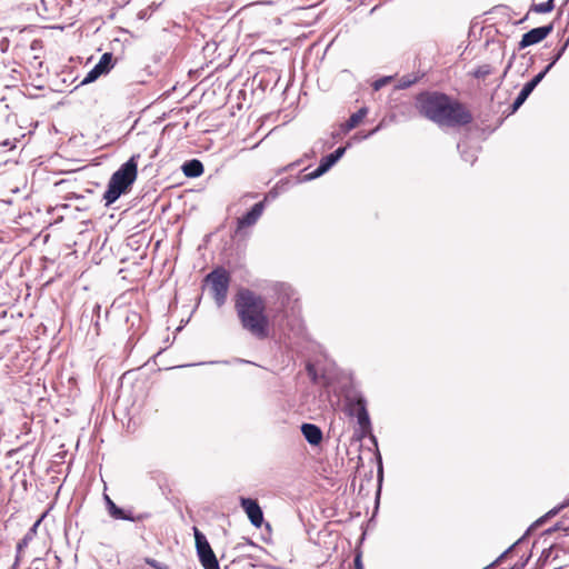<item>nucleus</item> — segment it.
I'll use <instances>...</instances> for the list:
<instances>
[{
	"label": "nucleus",
	"instance_id": "obj_13",
	"mask_svg": "<svg viewBox=\"0 0 569 569\" xmlns=\"http://www.w3.org/2000/svg\"><path fill=\"white\" fill-rule=\"evenodd\" d=\"M336 163L337 161L332 158L330 153L322 157L318 168L311 171L310 173L305 174L302 181L307 182L320 178L326 172H328Z\"/></svg>",
	"mask_w": 569,
	"mask_h": 569
},
{
	"label": "nucleus",
	"instance_id": "obj_31",
	"mask_svg": "<svg viewBox=\"0 0 569 569\" xmlns=\"http://www.w3.org/2000/svg\"><path fill=\"white\" fill-rule=\"evenodd\" d=\"M559 530H563L569 533V526H565L562 521H559L553 527L549 528L547 533H552Z\"/></svg>",
	"mask_w": 569,
	"mask_h": 569
},
{
	"label": "nucleus",
	"instance_id": "obj_5",
	"mask_svg": "<svg viewBox=\"0 0 569 569\" xmlns=\"http://www.w3.org/2000/svg\"><path fill=\"white\" fill-rule=\"evenodd\" d=\"M193 532L197 555L202 567L204 569H220L218 559L207 537L197 527H193Z\"/></svg>",
	"mask_w": 569,
	"mask_h": 569
},
{
	"label": "nucleus",
	"instance_id": "obj_23",
	"mask_svg": "<svg viewBox=\"0 0 569 569\" xmlns=\"http://www.w3.org/2000/svg\"><path fill=\"white\" fill-rule=\"evenodd\" d=\"M457 149L460 152L461 158L466 162H470L472 164L476 161L477 157H476L473 151H467V150L462 149V144L461 143L457 144Z\"/></svg>",
	"mask_w": 569,
	"mask_h": 569
},
{
	"label": "nucleus",
	"instance_id": "obj_36",
	"mask_svg": "<svg viewBox=\"0 0 569 569\" xmlns=\"http://www.w3.org/2000/svg\"><path fill=\"white\" fill-rule=\"evenodd\" d=\"M515 59H516V53L513 52V53L511 54V57H510V59H509V61H508L507 66H506V69H507V70H510V69H511V67H512V63H513Z\"/></svg>",
	"mask_w": 569,
	"mask_h": 569
},
{
	"label": "nucleus",
	"instance_id": "obj_32",
	"mask_svg": "<svg viewBox=\"0 0 569 569\" xmlns=\"http://www.w3.org/2000/svg\"><path fill=\"white\" fill-rule=\"evenodd\" d=\"M31 539L30 533H27L17 545V551L20 552L23 548L28 546L29 540Z\"/></svg>",
	"mask_w": 569,
	"mask_h": 569
},
{
	"label": "nucleus",
	"instance_id": "obj_14",
	"mask_svg": "<svg viewBox=\"0 0 569 569\" xmlns=\"http://www.w3.org/2000/svg\"><path fill=\"white\" fill-rule=\"evenodd\" d=\"M109 515L113 519L128 520V521H132V522L143 521L150 517V515L147 512L134 515L131 510H126L118 506H113L112 510L109 512Z\"/></svg>",
	"mask_w": 569,
	"mask_h": 569
},
{
	"label": "nucleus",
	"instance_id": "obj_1",
	"mask_svg": "<svg viewBox=\"0 0 569 569\" xmlns=\"http://www.w3.org/2000/svg\"><path fill=\"white\" fill-rule=\"evenodd\" d=\"M416 108L422 117L439 127H463L473 120L471 112L461 102L437 91L419 93Z\"/></svg>",
	"mask_w": 569,
	"mask_h": 569
},
{
	"label": "nucleus",
	"instance_id": "obj_18",
	"mask_svg": "<svg viewBox=\"0 0 569 569\" xmlns=\"http://www.w3.org/2000/svg\"><path fill=\"white\" fill-rule=\"evenodd\" d=\"M103 74L108 73L113 67V56L111 52H106L101 56L99 62L96 64Z\"/></svg>",
	"mask_w": 569,
	"mask_h": 569
},
{
	"label": "nucleus",
	"instance_id": "obj_20",
	"mask_svg": "<svg viewBox=\"0 0 569 569\" xmlns=\"http://www.w3.org/2000/svg\"><path fill=\"white\" fill-rule=\"evenodd\" d=\"M555 8V0H547L545 2H541V3H538V4H533L532 6V11L537 12V13H548V12H551Z\"/></svg>",
	"mask_w": 569,
	"mask_h": 569
},
{
	"label": "nucleus",
	"instance_id": "obj_3",
	"mask_svg": "<svg viewBox=\"0 0 569 569\" xmlns=\"http://www.w3.org/2000/svg\"><path fill=\"white\" fill-rule=\"evenodd\" d=\"M140 154H132L120 168L114 171L108 182L102 199L104 206L114 203L122 194L130 191L138 176V160Z\"/></svg>",
	"mask_w": 569,
	"mask_h": 569
},
{
	"label": "nucleus",
	"instance_id": "obj_17",
	"mask_svg": "<svg viewBox=\"0 0 569 569\" xmlns=\"http://www.w3.org/2000/svg\"><path fill=\"white\" fill-rule=\"evenodd\" d=\"M569 46V36L568 39L556 50L553 56L550 58L549 64H547L543 70H541L539 73H543V77L552 69V67L560 60V58L563 56L565 51L567 50Z\"/></svg>",
	"mask_w": 569,
	"mask_h": 569
},
{
	"label": "nucleus",
	"instance_id": "obj_6",
	"mask_svg": "<svg viewBox=\"0 0 569 569\" xmlns=\"http://www.w3.org/2000/svg\"><path fill=\"white\" fill-rule=\"evenodd\" d=\"M553 30V24L537 27L522 34L518 43V50H522L529 46L537 44L546 39Z\"/></svg>",
	"mask_w": 569,
	"mask_h": 569
},
{
	"label": "nucleus",
	"instance_id": "obj_41",
	"mask_svg": "<svg viewBox=\"0 0 569 569\" xmlns=\"http://www.w3.org/2000/svg\"><path fill=\"white\" fill-rule=\"evenodd\" d=\"M315 156V151H311V153H306L305 157L306 158H310V157H313Z\"/></svg>",
	"mask_w": 569,
	"mask_h": 569
},
{
	"label": "nucleus",
	"instance_id": "obj_34",
	"mask_svg": "<svg viewBox=\"0 0 569 569\" xmlns=\"http://www.w3.org/2000/svg\"><path fill=\"white\" fill-rule=\"evenodd\" d=\"M355 567L356 569H363V563H362V560H361V555L358 553L356 557H355Z\"/></svg>",
	"mask_w": 569,
	"mask_h": 569
},
{
	"label": "nucleus",
	"instance_id": "obj_2",
	"mask_svg": "<svg viewBox=\"0 0 569 569\" xmlns=\"http://www.w3.org/2000/svg\"><path fill=\"white\" fill-rule=\"evenodd\" d=\"M234 309L244 330L258 339L269 336L270 320L266 313L263 297L248 288H241L234 298Z\"/></svg>",
	"mask_w": 569,
	"mask_h": 569
},
{
	"label": "nucleus",
	"instance_id": "obj_10",
	"mask_svg": "<svg viewBox=\"0 0 569 569\" xmlns=\"http://www.w3.org/2000/svg\"><path fill=\"white\" fill-rule=\"evenodd\" d=\"M345 403H346V412L350 417H356V416L360 415L361 409H367V400L359 392H353V393L347 395L345 398Z\"/></svg>",
	"mask_w": 569,
	"mask_h": 569
},
{
	"label": "nucleus",
	"instance_id": "obj_30",
	"mask_svg": "<svg viewBox=\"0 0 569 569\" xmlns=\"http://www.w3.org/2000/svg\"><path fill=\"white\" fill-rule=\"evenodd\" d=\"M391 80L390 77H382V78H379L377 79L373 83H372V87H373V90L378 91L380 90L382 87H385L389 81Z\"/></svg>",
	"mask_w": 569,
	"mask_h": 569
},
{
	"label": "nucleus",
	"instance_id": "obj_12",
	"mask_svg": "<svg viewBox=\"0 0 569 569\" xmlns=\"http://www.w3.org/2000/svg\"><path fill=\"white\" fill-rule=\"evenodd\" d=\"M301 433L311 446H318L323 439V433L320 427L315 423L305 422L300 427Z\"/></svg>",
	"mask_w": 569,
	"mask_h": 569
},
{
	"label": "nucleus",
	"instance_id": "obj_28",
	"mask_svg": "<svg viewBox=\"0 0 569 569\" xmlns=\"http://www.w3.org/2000/svg\"><path fill=\"white\" fill-rule=\"evenodd\" d=\"M562 508V506H559V507H556L553 509H551L550 511H548L545 516H542L541 518H539L536 522H535V526H540L541 523H543L546 521V519L548 518H551L553 516H556L560 509Z\"/></svg>",
	"mask_w": 569,
	"mask_h": 569
},
{
	"label": "nucleus",
	"instance_id": "obj_38",
	"mask_svg": "<svg viewBox=\"0 0 569 569\" xmlns=\"http://www.w3.org/2000/svg\"><path fill=\"white\" fill-rule=\"evenodd\" d=\"M214 363H224V365H227L228 361H209V362H200L199 365H214Z\"/></svg>",
	"mask_w": 569,
	"mask_h": 569
},
{
	"label": "nucleus",
	"instance_id": "obj_4",
	"mask_svg": "<svg viewBox=\"0 0 569 569\" xmlns=\"http://www.w3.org/2000/svg\"><path fill=\"white\" fill-rule=\"evenodd\" d=\"M203 282L209 287L217 307H222L227 301L229 292L230 272L223 267H216L204 277Z\"/></svg>",
	"mask_w": 569,
	"mask_h": 569
},
{
	"label": "nucleus",
	"instance_id": "obj_43",
	"mask_svg": "<svg viewBox=\"0 0 569 569\" xmlns=\"http://www.w3.org/2000/svg\"><path fill=\"white\" fill-rule=\"evenodd\" d=\"M12 569H16L14 567Z\"/></svg>",
	"mask_w": 569,
	"mask_h": 569
},
{
	"label": "nucleus",
	"instance_id": "obj_40",
	"mask_svg": "<svg viewBox=\"0 0 569 569\" xmlns=\"http://www.w3.org/2000/svg\"><path fill=\"white\" fill-rule=\"evenodd\" d=\"M138 17H139L140 19H144V18L147 17V11L141 10V11L138 13Z\"/></svg>",
	"mask_w": 569,
	"mask_h": 569
},
{
	"label": "nucleus",
	"instance_id": "obj_39",
	"mask_svg": "<svg viewBox=\"0 0 569 569\" xmlns=\"http://www.w3.org/2000/svg\"><path fill=\"white\" fill-rule=\"evenodd\" d=\"M301 162H302V159H300V160H298V161H296V162H292V163H290V164L287 167V169H292V168H295L296 166H299Z\"/></svg>",
	"mask_w": 569,
	"mask_h": 569
},
{
	"label": "nucleus",
	"instance_id": "obj_11",
	"mask_svg": "<svg viewBox=\"0 0 569 569\" xmlns=\"http://www.w3.org/2000/svg\"><path fill=\"white\" fill-rule=\"evenodd\" d=\"M359 426V437H369L370 440L377 446V438L372 433L371 420L367 409H361L360 415L356 416Z\"/></svg>",
	"mask_w": 569,
	"mask_h": 569
},
{
	"label": "nucleus",
	"instance_id": "obj_7",
	"mask_svg": "<svg viewBox=\"0 0 569 569\" xmlns=\"http://www.w3.org/2000/svg\"><path fill=\"white\" fill-rule=\"evenodd\" d=\"M264 208L266 199L254 203L247 213L238 218L236 233L240 232L244 228L254 226L262 216Z\"/></svg>",
	"mask_w": 569,
	"mask_h": 569
},
{
	"label": "nucleus",
	"instance_id": "obj_26",
	"mask_svg": "<svg viewBox=\"0 0 569 569\" xmlns=\"http://www.w3.org/2000/svg\"><path fill=\"white\" fill-rule=\"evenodd\" d=\"M351 147V141H348L347 144L345 147H339L337 148L333 152H331L330 154L332 156V158L338 162L342 157L343 154L346 153L347 149Z\"/></svg>",
	"mask_w": 569,
	"mask_h": 569
},
{
	"label": "nucleus",
	"instance_id": "obj_8",
	"mask_svg": "<svg viewBox=\"0 0 569 569\" xmlns=\"http://www.w3.org/2000/svg\"><path fill=\"white\" fill-rule=\"evenodd\" d=\"M543 73H537L531 80L526 82L518 93L517 98L509 107V114L515 113L529 98L536 87L543 80Z\"/></svg>",
	"mask_w": 569,
	"mask_h": 569
},
{
	"label": "nucleus",
	"instance_id": "obj_27",
	"mask_svg": "<svg viewBox=\"0 0 569 569\" xmlns=\"http://www.w3.org/2000/svg\"><path fill=\"white\" fill-rule=\"evenodd\" d=\"M351 147V141H348L347 144L345 147H339L337 148L333 152H331L330 154L332 156V158L338 162L342 157L343 154L346 153L347 149Z\"/></svg>",
	"mask_w": 569,
	"mask_h": 569
},
{
	"label": "nucleus",
	"instance_id": "obj_16",
	"mask_svg": "<svg viewBox=\"0 0 569 569\" xmlns=\"http://www.w3.org/2000/svg\"><path fill=\"white\" fill-rule=\"evenodd\" d=\"M367 108H360L357 112L352 113L349 119L342 124V131L348 132L355 129L367 116Z\"/></svg>",
	"mask_w": 569,
	"mask_h": 569
},
{
	"label": "nucleus",
	"instance_id": "obj_37",
	"mask_svg": "<svg viewBox=\"0 0 569 569\" xmlns=\"http://www.w3.org/2000/svg\"><path fill=\"white\" fill-rule=\"evenodd\" d=\"M508 71H509V70H507V69L505 68V70H503V72H502V74H501V76H500V78L498 79V84H497V87H500V86H501V83H502L503 79L506 78V76H507Z\"/></svg>",
	"mask_w": 569,
	"mask_h": 569
},
{
	"label": "nucleus",
	"instance_id": "obj_21",
	"mask_svg": "<svg viewBox=\"0 0 569 569\" xmlns=\"http://www.w3.org/2000/svg\"><path fill=\"white\" fill-rule=\"evenodd\" d=\"M419 76L416 74H405L399 80V88L407 89L415 84L419 80Z\"/></svg>",
	"mask_w": 569,
	"mask_h": 569
},
{
	"label": "nucleus",
	"instance_id": "obj_9",
	"mask_svg": "<svg viewBox=\"0 0 569 569\" xmlns=\"http://www.w3.org/2000/svg\"><path fill=\"white\" fill-rule=\"evenodd\" d=\"M240 506L247 513L252 526L259 528L263 522V512L257 500L240 497Z\"/></svg>",
	"mask_w": 569,
	"mask_h": 569
},
{
	"label": "nucleus",
	"instance_id": "obj_22",
	"mask_svg": "<svg viewBox=\"0 0 569 569\" xmlns=\"http://www.w3.org/2000/svg\"><path fill=\"white\" fill-rule=\"evenodd\" d=\"M102 71L94 66L84 77V79L81 81V84H87L96 81L100 76H102Z\"/></svg>",
	"mask_w": 569,
	"mask_h": 569
},
{
	"label": "nucleus",
	"instance_id": "obj_29",
	"mask_svg": "<svg viewBox=\"0 0 569 569\" xmlns=\"http://www.w3.org/2000/svg\"><path fill=\"white\" fill-rule=\"evenodd\" d=\"M144 562L154 569H170L168 565L159 562L153 558H146Z\"/></svg>",
	"mask_w": 569,
	"mask_h": 569
},
{
	"label": "nucleus",
	"instance_id": "obj_25",
	"mask_svg": "<svg viewBox=\"0 0 569 569\" xmlns=\"http://www.w3.org/2000/svg\"><path fill=\"white\" fill-rule=\"evenodd\" d=\"M381 128H382V122H380L376 128H373L371 131H369L367 133H362V132L356 133L352 137V140L361 141V140L368 139L369 137L377 133Z\"/></svg>",
	"mask_w": 569,
	"mask_h": 569
},
{
	"label": "nucleus",
	"instance_id": "obj_35",
	"mask_svg": "<svg viewBox=\"0 0 569 569\" xmlns=\"http://www.w3.org/2000/svg\"><path fill=\"white\" fill-rule=\"evenodd\" d=\"M104 499H106L108 512H110L112 510V507L117 506V505L107 495L104 496Z\"/></svg>",
	"mask_w": 569,
	"mask_h": 569
},
{
	"label": "nucleus",
	"instance_id": "obj_42",
	"mask_svg": "<svg viewBox=\"0 0 569 569\" xmlns=\"http://www.w3.org/2000/svg\"><path fill=\"white\" fill-rule=\"evenodd\" d=\"M483 569H489V567H486V568H483Z\"/></svg>",
	"mask_w": 569,
	"mask_h": 569
},
{
	"label": "nucleus",
	"instance_id": "obj_24",
	"mask_svg": "<svg viewBox=\"0 0 569 569\" xmlns=\"http://www.w3.org/2000/svg\"><path fill=\"white\" fill-rule=\"evenodd\" d=\"M521 542V539H519L517 542H515L512 546H510L506 551H503L495 561H492L488 567L493 568L498 566L508 553H510L519 543Z\"/></svg>",
	"mask_w": 569,
	"mask_h": 569
},
{
	"label": "nucleus",
	"instance_id": "obj_33",
	"mask_svg": "<svg viewBox=\"0 0 569 569\" xmlns=\"http://www.w3.org/2000/svg\"><path fill=\"white\" fill-rule=\"evenodd\" d=\"M378 461H379V465H378V482L381 483L382 479H383V467H382V461H381L380 455L378 456Z\"/></svg>",
	"mask_w": 569,
	"mask_h": 569
},
{
	"label": "nucleus",
	"instance_id": "obj_19",
	"mask_svg": "<svg viewBox=\"0 0 569 569\" xmlns=\"http://www.w3.org/2000/svg\"><path fill=\"white\" fill-rule=\"evenodd\" d=\"M493 72V68L486 63V64H481L479 66L478 68H476L471 74L476 78V79H485L487 76L491 74Z\"/></svg>",
	"mask_w": 569,
	"mask_h": 569
},
{
	"label": "nucleus",
	"instance_id": "obj_15",
	"mask_svg": "<svg viewBox=\"0 0 569 569\" xmlns=\"http://www.w3.org/2000/svg\"><path fill=\"white\" fill-rule=\"evenodd\" d=\"M182 172L188 178H198L203 173V164L198 159L187 160L182 167Z\"/></svg>",
	"mask_w": 569,
	"mask_h": 569
}]
</instances>
